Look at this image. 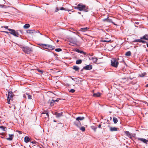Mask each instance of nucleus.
Masks as SVG:
<instances>
[{
    "label": "nucleus",
    "mask_w": 148,
    "mask_h": 148,
    "mask_svg": "<svg viewBox=\"0 0 148 148\" xmlns=\"http://www.w3.org/2000/svg\"><path fill=\"white\" fill-rule=\"evenodd\" d=\"M110 122L109 121H108V120H107V122L106 123H107V124H110Z\"/></svg>",
    "instance_id": "603ef678"
},
{
    "label": "nucleus",
    "mask_w": 148,
    "mask_h": 148,
    "mask_svg": "<svg viewBox=\"0 0 148 148\" xmlns=\"http://www.w3.org/2000/svg\"><path fill=\"white\" fill-rule=\"evenodd\" d=\"M26 94L27 95L28 99H32V96L31 95H30L29 94L27 93H26Z\"/></svg>",
    "instance_id": "2f4dec72"
},
{
    "label": "nucleus",
    "mask_w": 148,
    "mask_h": 148,
    "mask_svg": "<svg viewBox=\"0 0 148 148\" xmlns=\"http://www.w3.org/2000/svg\"><path fill=\"white\" fill-rule=\"evenodd\" d=\"M0 134H1V135H2V133H0Z\"/></svg>",
    "instance_id": "774afa93"
},
{
    "label": "nucleus",
    "mask_w": 148,
    "mask_h": 148,
    "mask_svg": "<svg viewBox=\"0 0 148 148\" xmlns=\"http://www.w3.org/2000/svg\"><path fill=\"white\" fill-rule=\"evenodd\" d=\"M0 129L2 130L3 131H5L6 128L3 126H0Z\"/></svg>",
    "instance_id": "b1692460"
},
{
    "label": "nucleus",
    "mask_w": 148,
    "mask_h": 148,
    "mask_svg": "<svg viewBox=\"0 0 148 148\" xmlns=\"http://www.w3.org/2000/svg\"><path fill=\"white\" fill-rule=\"evenodd\" d=\"M18 32H20V33H21V34H19V35H21L22 34H23V31H22V30H18Z\"/></svg>",
    "instance_id": "a19ab883"
},
{
    "label": "nucleus",
    "mask_w": 148,
    "mask_h": 148,
    "mask_svg": "<svg viewBox=\"0 0 148 148\" xmlns=\"http://www.w3.org/2000/svg\"><path fill=\"white\" fill-rule=\"evenodd\" d=\"M60 10V9L58 7H56L55 10V12H57Z\"/></svg>",
    "instance_id": "79ce46f5"
},
{
    "label": "nucleus",
    "mask_w": 148,
    "mask_h": 148,
    "mask_svg": "<svg viewBox=\"0 0 148 148\" xmlns=\"http://www.w3.org/2000/svg\"><path fill=\"white\" fill-rule=\"evenodd\" d=\"M13 94L12 92H9L8 93V96L10 97V98H12L13 97Z\"/></svg>",
    "instance_id": "c85d7f7f"
},
{
    "label": "nucleus",
    "mask_w": 148,
    "mask_h": 148,
    "mask_svg": "<svg viewBox=\"0 0 148 148\" xmlns=\"http://www.w3.org/2000/svg\"><path fill=\"white\" fill-rule=\"evenodd\" d=\"M101 124H99V125H98V127L99 128H100L101 127Z\"/></svg>",
    "instance_id": "09e8293b"
},
{
    "label": "nucleus",
    "mask_w": 148,
    "mask_h": 148,
    "mask_svg": "<svg viewBox=\"0 0 148 148\" xmlns=\"http://www.w3.org/2000/svg\"><path fill=\"white\" fill-rule=\"evenodd\" d=\"M118 117H113V121L114 123H116L118 121Z\"/></svg>",
    "instance_id": "f3484780"
},
{
    "label": "nucleus",
    "mask_w": 148,
    "mask_h": 148,
    "mask_svg": "<svg viewBox=\"0 0 148 148\" xmlns=\"http://www.w3.org/2000/svg\"><path fill=\"white\" fill-rule=\"evenodd\" d=\"M101 95V94L100 93L97 92V93H94L93 96L94 97H99Z\"/></svg>",
    "instance_id": "1a4fd4ad"
},
{
    "label": "nucleus",
    "mask_w": 148,
    "mask_h": 148,
    "mask_svg": "<svg viewBox=\"0 0 148 148\" xmlns=\"http://www.w3.org/2000/svg\"><path fill=\"white\" fill-rule=\"evenodd\" d=\"M8 104H10V100H8Z\"/></svg>",
    "instance_id": "864d4df0"
},
{
    "label": "nucleus",
    "mask_w": 148,
    "mask_h": 148,
    "mask_svg": "<svg viewBox=\"0 0 148 148\" xmlns=\"http://www.w3.org/2000/svg\"><path fill=\"white\" fill-rule=\"evenodd\" d=\"M71 79H72V80H74V79H73V78H71Z\"/></svg>",
    "instance_id": "0e129e2a"
},
{
    "label": "nucleus",
    "mask_w": 148,
    "mask_h": 148,
    "mask_svg": "<svg viewBox=\"0 0 148 148\" xmlns=\"http://www.w3.org/2000/svg\"><path fill=\"white\" fill-rule=\"evenodd\" d=\"M55 103V100H52L50 102V105L51 106H53Z\"/></svg>",
    "instance_id": "cd10ccee"
},
{
    "label": "nucleus",
    "mask_w": 148,
    "mask_h": 148,
    "mask_svg": "<svg viewBox=\"0 0 148 148\" xmlns=\"http://www.w3.org/2000/svg\"><path fill=\"white\" fill-rule=\"evenodd\" d=\"M128 80V79L126 78H122L121 80V82H124L125 81H127Z\"/></svg>",
    "instance_id": "c756f323"
},
{
    "label": "nucleus",
    "mask_w": 148,
    "mask_h": 148,
    "mask_svg": "<svg viewBox=\"0 0 148 148\" xmlns=\"http://www.w3.org/2000/svg\"><path fill=\"white\" fill-rule=\"evenodd\" d=\"M38 71L40 72V73H43V72L42 71V70H38Z\"/></svg>",
    "instance_id": "8fccbe9b"
},
{
    "label": "nucleus",
    "mask_w": 148,
    "mask_h": 148,
    "mask_svg": "<svg viewBox=\"0 0 148 148\" xmlns=\"http://www.w3.org/2000/svg\"><path fill=\"white\" fill-rule=\"evenodd\" d=\"M145 86L146 87H148V84L146 85Z\"/></svg>",
    "instance_id": "13d9d810"
},
{
    "label": "nucleus",
    "mask_w": 148,
    "mask_h": 148,
    "mask_svg": "<svg viewBox=\"0 0 148 148\" xmlns=\"http://www.w3.org/2000/svg\"><path fill=\"white\" fill-rule=\"evenodd\" d=\"M92 69V66L91 65H87L83 67V69L86 70H90Z\"/></svg>",
    "instance_id": "0eeeda50"
},
{
    "label": "nucleus",
    "mask_w": 148,
    "mask_h": 148,
    "mask_svg": "<svg viewBox=\"0 0 148 148\" xmlns=\"http://www.w3.org/2000/svg\"><path fill=\"white\" fill-rule=\"evenodd\" d=\"M55 50L57 52H60L62 51V49L60 48H58L55 49Z\"/></svg>",
    "instance_id": "4c0bfd02"
},
{
    "label": "nucleus",
    "mask_w": 148,
    "mask_h": 148,
    "mask_svg": "<svg viewBox=\"0 0 148 148\" xmlns=\"http://www.w3.org/2000/svg\"><path fill=\"white\" fill-rule=\"evenodd\" d=\"M48 49H49L51 50H53L54 48L55 47L54 46H52L51 45H48Z\"/></svg>",
    "instance_id": "6ab92c4d"
},
{
    "label": "nucleus",
    "mask_w": 148,
    "mask_h": 148,
    "mask_svg": "<svg viewBox=\"0 0 148 148\" xmlns=\"http://www.w3.org/2000/svg\"><path fill=\"white\" fill-rule=\"evenodd\" d=\"M112 23H113L114 25H116L112 21Z\"/></svg>",
    "instance_id": "6e6d98bb"
},
{
    "label": "nucleus",
    "mask_w": 148,
    "mask_h": 148,
    "mask_svg": "<svg viewBox=\"0 0 148 148\" xmlns=\"http://www.w3.org/2000/svg\"><path fill=\"white\" fill-rule=\"evenodd\" d=\"M5 5H0V8H3L5 7Z\"/></svg>",
    "instance_id": "37998d69"
},
{
    "label": "nucleus",
    "mask_w": 148,
    "mask_h": 148,
    "mask_svg": "<svg viewBox=\"0 0 148 148\" xmlns=\"http://www.w3.org/2000/svg\"><path fill=\"white\" fill-rule=\"evenodd\" d=\"M142 39H137V40H135L134 41H133V42H142L143 43H145L146 42L144 40H142Z\"/></svg>",
    "instance_id": "9d476101"
},
{
    "label": "nucleus",
    "mask_w": 148,
    "mask_h": 148,
    "mask_svg": "<svg viewBox=\"0 0 148 148\" xmlns=\"http://www.w3.org/2000/svg\"><path fill=\"white\" fill-rule=\"evenodd\" d=\"M38 45L42 48L45 49H48V44H43L39 43Z\"/></svg>",
    "instance_id": "6e6552de"
},
{
    "label": "nucleus",
    "mask_w": 148,
    "mask_h": 148,
    "mask_svg": "<svg viewBox=\"0 0 148 148\" xmlns=\"http://www.w3.org/2000/svg\"><path fill=\"white\" fill-rule=\"evenodd\" d=\"M58 101V99H56V100H55V101Z\"/></svg>",
    "instance_id": "4d7b16f0"
},
{
    "label": "nucleus",
    "mask_w": 148,
    "mask_h": 148,
    "mask_svg": "<svg viewBox=\"0 0 148 148\" xmlns=\"http://www.w3.org/2000/svg\"><path fill=\"white\" fill-rule=\"evenodd\" d=\"M29 140V138L28 137L25 136L24 138V141L26 143H27Z\"/></svg>",
    "instance_id": "412c9836"
},
{
    "label": "nucleus",
    "mask_w": 148,
    "mask_h": 148,
    "mask_svg": "<svg viewBox=\"0 0 148 148\" xmlns=\"http://www.w3.org/2000/svg\"><path fill=\"white\" fill-rule=\"evenodd\" d=\"M73 69L76 71H78L79 69V68L77 66H73Z\"/></svg>",
    "instance_id": "aec40b11"
},
{
    "label": "nucleus",
    "mask_w": 148,
    "mask_h": 148,
    "mask_svg": "<svg viewBox=\"0 0 148 148\" xmlns=\"http://www.w3.org/2000/svg\"><path fill=\"white\" fill-rule=\"evenodd\" d=\"M8 30L10 31V34L13 35L15 36L18 37L19 35L18 33V30L15 31L14 30L12 29H8Z\"/></svg>",
    "instance_id": "7ed1b4c3"
},
{
    "label": "nucleus",
    "mask_w": 148,
    "mask_h": 148,
    "mask_svg": "<svg viewBox=\"0 0 148 148\" xmlns=\"http://www.w3.org/2000/svg\"><path fill=\"white\" fill-rule=\"evenodd\" d=\"M1 27H4L6 29H7L8 30L9 29L8 28V26H2Z\"/></svg>",
    "instance_id": "ea45409f"
},
{
    "label": "nucleus",
    "mask_w": 148,
    "mask_h": 148,
    "mask_svg": "<svg viewBox=\"0 0 148 148\" xmlns=\"http://www.w3.org/2000/svg\"><path fill=\"white\" fill-rule=\"evenodd\" d=\"M91 128L92 129L94 130L95 132L96 131V130L97 128V127H95L94 126H92L91 127Z\"/></svg>",
    "instance_id": "72a5a7b5"
},
{
    "label": "nucleus",
    "mask_w": 148,
    "mask_h": 148,
    "mask_svg": "<svg viewBox=\"0 0 148 148\" xmlns=\"http://www.w3.org/2000/svg\"><path fill=\"white\" fill-rule=\"evenodd\" d=\"M125 134L127 136L131 138L132 137V135L128 131H126L125 132Z\"/></svg>",
    "instance_id": "dca6fc26"
},
{
    "label": "nucleus",
    "mask_w": 148,
    "mask_h": 148,
    "mask_svg": "<svg viewBox=\"0 0 148 148\" xmlns=\"http://www.w3.org/2000/svg\"><path fill=\"white\" fill-rule=\"evenodd\" d=\"M118 59L112 58V66L115 68H117L118 67L119 62Z\"/></svg>",
    "instance_id": "f03ea898"
},
{
    "label": "nucleus",
    "mask_w": 148,
    "mask_h": 148,
    "mask_svg": "<svg viewBox=\"0 0 148 148\" xmlns=\"http://www.w3.org/2000/svg\"><path fill=\"white\" fill-rule=\"evenodd\" d=\"M27 95H26V93L23 95V97L24 98H26Z\"/></svg>",
    "instance_id": "49530a36"
},
{
    "label": "nucleus",
    "mask_w": 148,
    "mask_h": 148,
    "mask_svg": "<svg viewBox=\"0 0 148 148\" xmlns=\"http://www.w3.org/2000/svg\"><path fill=\"white\" fill-rule=\"evenodd\" d=\"M55 114L56 115V117L58 118L62 116V113H58L57 112H55Z\"/></svg>",
    "instance_id": "ddd939ff"
},
{
    "label": "nucleus",
    "mask_w": 148,
    "mask_h": 148,
    "mask_svg": "<svg viewBox=\"0 0 148 148\" xmlns=\"http://www.w3.org/2000/svg\"><path fill=\"white\" fill-rule=\"evenodd\" d=\"M137 139L138 140L140 141L143 142L144 143L147 144H148V140H146L145 139L143 138H137Z\"/></svg>",
    "instance_id": "39448f33"
},
{
    "label": "nucleus",
    "mask_w": 148,
    "mask_h": 148,
    "mask_svg": "<svg viewBox=\"0 0 148 148\" xmlns=\"http://www.w3.org/2000/svg\"><path fill=\"white\" fill-rule=\"evenodd\" d=\"M23 50L26 53L29 54L32 52V50L31 47L26 46L23 47Z\"/></svg>",
    "instance_id": "20e7f679"
},
{
    "label": "nucleus",
    "mask_w": 148,
    "mask_h": 148,
    "mask_svg": "<svg viewBox=\"0 0 148 148\" xmlns=\"http://www.w3.org/2000/svg\"><path fill=\"white\" fill-rule=\"evenodd\" d=\"M82 63V60L81 59L78 60L76 61V63L77 64H80Z\"/></svg>",
    "instance_id": "5701e85b"
},
{
    "label": "nucleus",
    "mask_w": 148,
    "mask_h": 148,
    "mask_svg": "<svg viewBox=\"0 0 148 148\" xmlns=\"http://www.w3.org/2000/svg\"><path fill=\"white\" fill-rule=\"evenodd\" d=\"M69 92L71 93H73L75 91V90L74 89H72L69 90Z\"/></svg>",
    "instance_id": "e433bc0d"
},
{
    "label": "nucleus",
    "mask_w": 148,
    "mask_h": 148,
    "mask_svg": "<svg viewBox=\"0 0 148 148\" xmlns=\"http://www.w3.org/2000/svg\"><path fill=\"white\" fill-rule=\"evenodd\" d=\"M131 52L130 51H129L127 52H126L125 53V55L126 56H129L131 55Z\"/></svg>",
    "instance_id": "a878e982"
},
{
    "label": "nucleus",
    "mask_w": 148,
    "mask_h": 148,
    "mask_svg": "<svg viewBox=\"0 0 148 148\" xmlns=\"http://www.w3.org/2000/svg\"><path fill=\"white\" fill-rule=\"evenodd\" d=\"M108 126L109 127V129L110 131H111V127L109 125H108Z\"/></svg>",
    "instance_id": "5fc2aeb1"
},
{
    "label": "nucleus",
    "mask_w": 148,
    "mask_h": 148,
    "mask_svg": "<svg viewBox=\"0 0 148 148\" xmlns=\"http://www.w3.org/2000/svg\"><path fill=\"white\" fill-rule=\"evenodd\" d=\"M119 130V128L115 127H112V132L113 131H117Z\"/></svg>",
    "instance_id": "f8f14e48"
},
{
    "label": "nucleus",
    "mask_w": 148,
    "mask_h": 148,
    "mask_svg": "<svg viewBox=\"0 0 148 148\" xmlns=\"http://www.w3.org/2000/svg\"><path fill=\"white\" fill-rule=\"evenodd\" d=\"M71 42L72 43H73V44H75V43L73 42Z\"/></svg>",
    "instance_id": "69168bd1"
},
{
    "label": "nucleus",
    "mask_w": 148,
    "mask_h": 148,
    "mask_svg": "<svg viewBox=\"0 0 148 148\" xmlns=\"http://www.w3.org/2000/svg\"><path fill=\"white\" fill-rule=\"evenodd\" d=\"M91 59L94 63H96L97 60V58L95 57H92Z\"/></svg>",
    "instance_id": "2eb2a0df"
},
{
    "label": "nucleus",
    "mask_w": 148,
    "mask_h": 148,
    "mask_svg": "<svg viewBox=\"0 0 148 148\" xmlns=\"http://www.w3.org/2000/svg\"><path fill=\"white\" fill-rule=\"evenodd\" d=\"M146 75V73L145 72L141 73V74H140L139 75L140 77H143L145 76V75Z\"/></svg>",
    "instance_id": "c9c22d12"
},
{
    "label": "nucleus",
    "mask_w": 148,
    "mask_h": 148,
    "mask_svg": "<svg viewBox=\"0 0 148 148\" xmlns=\"http://www.w3.org/2000/svg\"><path fill=\"white\" fill-rule=\"evenodd\" d=\"M78 13L79 14H81V13L80 12H78Z\"/></svg>",
    "instance_id": "052dcab7"
},
{
    "label": "nucleus",
    "mask_w": 148,
    "mask_h": 148,
    "mask_svg": "<svg viewBox=\"0 0 148 148\" xmlns=\"http://www.w3.org/2000/svg\"><path fill=\"white\" fill-rule=\"evenodd\" d=\"M46 115H47V117H49V115L48 113V112H46Z\"/></svg>",
    "instance_id": "3c124183"
},
{
    "label": "nucleus",
    "mask_w": 148,
    "mask_h": 148,
    "mask_svg": "<svg viewBox=\"0 0 148 148\" xmlns=\"http://www.w3.org/2000/svg\"><path fill=\"white\" fill-rule=\"evenodd\" d=\"M141 39H144L148 40V34H146L141 38Z\"/></svg>",
    "instance_id": "4468645a"
},
{
    "label": "nucleus",
    "mask_w": 148,
    "mask_h": 148,
    "mask_svg": "<svg viewBox=\"0 0 148 148\" xmlns=\"http://www.w3.org/2000/svg\"><path fill=\"white\" fill-rule=\"evenodd\" d=\"M35 142H32V143H35Z\"/></svg>",
    "instance_id": "e2e57ef3"
},
{
    "label": "nucleus",
    "mask_w": 148,
    "mask_h": 148,
    "mask_svg": "<svg viewBox=\"0 0 148 148\" xmlns=\"http://www.w3.org/2000/svg\"><path fill=\"white\" fill-rule=\"evenodd\" d=\"M9 137L7 138V139L10 141L12 140L14 137V135L9 134Z\"/></svg>",
    "instance_id": "9b49d317"
},
{
    "label": "nucleus",
    "mask_w": 148,
    "mask_h": 148,
    "mask_svg": "<svg viewBox=\"0 0 148 148\" xmlns=\"http://www.w3.org/2000/svg\"><path fill=\"white\" fill-rule=\"evenodd\" d=\"M84 118L83 116H79L76 118V120L79 121V120H82L84 119Z\"/></svg>",
    "instance_id": "4be33fe9"
},
{
    "label": "nucleus",
    "mask_w": 148,
    "mask_h": 148,
    "mask_svg": "<svg viewBox=\"0 0 148 148\" xmlns=\"http://www.w3.org/2000/svg\"><path fill=\"white\" fill-rule=\"evenodd\" d=\"M110 40H105V39H102V41L103 42H108L109 41H110Z\"/></svg>",
    "instance_id": "58836bf2"
},
{
    "label": "nucleus",
    "mask_w": 148,
    "mask_h": 148,
    "mask_svg": "<svg viewBox=\"0 0 148 148\" xmlns=\"http://www.w3.org/2000/svg\"><path fill=\"white\" fill-rule=\"evenodd\" d=\"M46 112H43V113H42V114H46Z\"/></svg>",
    "instance_id": "bf43d9fd"
},
{
    "label": "nucleus",
    "mask_w": 148,
    "mask_h": 148,
    "mask_svg": "<svg viewBox=\"0 0 148 148\" xmlns=\"http://www.w3.org/2000/svg\"><path fill=\"white\" fill-rule=\"evenodd\" d=\"M74 8L75 9H78L79 10V6L77 5V6L74 7Z\"/></svg>",
    "instance_id": "c03bdc74"
},
{
    "label": "nucleus",
    "mask_w": 148,
    "mask_h": 148,
    "mask_svg": "<svg viewBox=\"0 0 148 148\" xmlns=\"http://www.w3.org/2000/svg\"><path fill=\"white\" fill-rule=\"evenodd\" d=\"M34 32L33 31V30H27V33H29L30 34H32V33H34Z\"/></svg>",
    "instance_id": "bb28decb"
},
{
    "label": "nucleus",
    "mask_w": 148,
    "mask_h": 148,
    "mask_svg": "<svg viewBox=\"0 0 148 148\" xmlns=\"http://www.w3.org/2000/svg\"><path fill=\"white\" fill-rule=\"evenodd\" d=\"M76 51L77 52L80 53H82L84 54H85V52H83V51L79 50L78 49H77L76 50Z\"/></svg>",
    "instance_id": "7c9ffc66"
},
{
    "label": "nucleus",
    "mask_w": 148,
    "mask_h": 148,
    "mask_svg": "<svg viewBox=\"0 0 148 148\" xmlns=\"http://www.w3.org/2000/svg\"><path fill=\"white\" fill-rule=\"evenodd\" d=\"M88 29V28L87 27L81 28L79 31L82 32H85Z\"/></svg>",
    "instance_id": "a211bd4d"
},
{
    "label": "nucleus",
    "mask_w": 148,
    "mask_h": 148,
    "mask_svg": "<svg viewBox=\"0 0 148 148\" xmlns=\"http://www.w3.org/2000/svg\"><path fill=\"white\" fill-rule=\"evenodd\" d=\"M79 6V10L80 11H83L85 12H87L88 11V7L85 5H83L82 3H79L78 5Z\"/></svg>",
    "instance_id": "f257e3e1"
},
{
    "label": "nucleus",
    "mask_w": 148,
    "mask_h": 148,
    "mask_svg": "<svg viewBox=\"0 0 148 148\" xmlns=\"http://www.w3.org/2000/svg\"><path fill=\"white\" fill-rule=\"evenodd\" d=\"M58 42V40H57V42Z\"/></svg>",
    "instance_id": "338daca9"
},
{
    "label": "nucleus",
    "mask_w": 148,
    "mask_h": 148,
    "mask_svg": "<svg viewBox=\"0 0 148 148\" xmlns=\"http://www.w3.org/2000/svg\"><path fill=\"white\" fill-rule=\"evenodd\" d=\"M74 123V125L78 127H80L82 125L81 123L79 121L77 120L76 119Z\"/></svg>",
    "instance_id": "423d86ee"
},
{
    "label": "nucleus",
    "mask_w": 148,
    "mask_h": 148,
    "mask_svg": "<svg viewBox=\"0 0 148 148\" xmlns=\"http://www.w3.org/2000/svg\"><path fill=\"white\" fill-rule=\"evenodd\" d=\"M4 32V33H6L8 34H9V33H10V32H7V31H3L2 32Z\"/></svg>",
    "instance_id": "a18cd8bd"
},
{
    "label": "nucleus",
    "mask_w": 148,
    "mask_h": 148,
    "mask_svg": "<svg viewBox=\"0 0 148 148\" xmlns=\"http://www.w3.org/2000/svg\"><path fill=\"white\" fill-rule=\"evenodd\" d=\"M10 97L9 96H8V98H7V100H10Z\"/></svg>",
    "instance_id": "de8ad7c7"
},
{
    "label": "nucleus",
    "mask_w": 148,
    "mask_h": 148,
    "mask_svg": "<svg viewBox=\"0 0 148 148\" xmlns=\"http://www.w3.org/2000/svg\"><path fill=\"white\" fill-rule=\"evenodd\" d=\"M30 27V25L28 24H25L23 26V27L25 29H27Z\"/></svg>",
    "instance_id": "393cba45"
},
{
    "label": "nucleus",
    "mask_w": 148,
    "mask_h": 148,
    "mask_svg": "<svg viewBox=\"0 0 148 148\" xmlns=\"http://www.w3.org/2000/svg\"><path fill=\"white\" fill-rule=\"evenodd\" d=\"M60 10H64L65 11H69V10L67 9L64 8L63 7H61V8H60Z\"/></svg>",
    "instance_id": "473e14b6"
},
{
    "label": "nucleus",
    "mask_w": 148,
    "mask_h": 148,
    "mask_svg": "<svg viewBox=\"0 0 148 148\" xmlns=\"http://www.w3.org/2000/svg\"><path fill=\"white\" fill-rule=\"evenodd\" d=\"M80 130H81L82 132H84L85 130V127H82L80 128Z\"/></svg>",
    "instance_id": "f704fd0d"
},
{
    "label": "nucleus",
    "mask_w": 148,
    "mask_h": 148,
    "mask_svg": "<svg viewBox=\"0 0 148 148\" xmlns=\"http://www.w3.org/2000/svg\"><path fill=\"white\" fill-rule=\"evenodd\" d=\"M147 47H148V43L147 44Z\"/></svg>",
    "instance_id": "680f3d73"
}]
</instances>
